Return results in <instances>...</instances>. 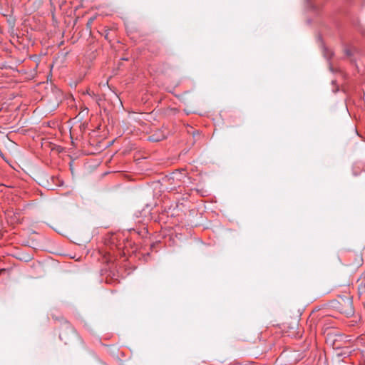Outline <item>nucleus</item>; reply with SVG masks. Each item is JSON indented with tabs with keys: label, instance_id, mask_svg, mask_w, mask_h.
<instances>
[{
	"label": "nucleus",
	"instance_id": "f257e3e1",
	"mask_svg": "<svg viewBox=\"0 0 365 365\" xmlns=\"http://www.w3.org/2000/svg\"><path fill=\"white\" fill-rule=\"evenodd\" d=\"M181 173L178 171L173 172L170 173L169 175H166L163 179V181L166 185V190H175L177 187H180V179L179 177L180 176Z\"/></svg>",
	"mask_w": 365,
	"mask_h": 365
},
{
	"label": "nucleus",
	"instance_id": "f03ea898",
	"mask_svg": "<svg viewBox=\"0 0 365 365\" xmlns=\"http://www.w3.org/2000/svg\"><path fill=\"white\" fill-rule=\"evenodd\" d=\"M339 312L346 315L347 317H350L354 314V309L353 307L352 299L349 297L342 298V302L340 303L339 307Z\"/></svg>",
	"mask_w": 365,
	"mask_h": 365
},
{
	"label": "nucleus",
	"instance_id": "7ed1b4c3",
	"mask_svg": "<svg viewBox=\"0 0 365 365\" xmlns=\"http://www.w3.org/2000/svg\"><path fill=\"white\" fill-rule=\"evenodd\" d=\"M59 337L61 341L67 344L68 341H70L72 338L78 337V334L72 327L67 325L61 329Z\"/></svg>",
	"mask_w": 365,
	"mask_h": 365
},
{
	"label": "nucleus",
	"instance_id": "20e7f679",
	"mask_svg": "<svg viewBox=\"0 0 365 365\" xmlns=\"http://www.w3.org/2000/svg\"><path fill=\"white\" fill-rule=\"evenodd\" d=\"M167 135L163 133V131L157 130L148 137V140L152 142H159L165 139Z\"/></svg>",
	"mask_w": 365,
	"mask_h": 365
},
{
	"label": "nucleus",
	"instance_id": "39448f33",
	"mask_svg": "<svg viewBox=\"0 0 365 365\" xmlns=\"http://www.w3.org/2000/svg\"><path fill=\"white\" fill-rule=\"evenodd\" d=\"M323 53L324 57L327 59H330L333 56V52L326 47H324L323 48Z\"/></svg>",
	"mask_w": 365,
	"mask_h": 365
},
{
	"label": "nucleus",
	"instance_id": "423d86ee",
	"mask_svg": "<svg viewBox=\"0 0 365 365\" xmlns=\"http://www.w3.org/2000/svg\"><path fill=\"white\" fill-rule=\"evenodd\" d=\"M364 334H365V329H364Z\"/></svg>",
	"mask_w": 365,
	"mask_h": 365
}]
</instances>
